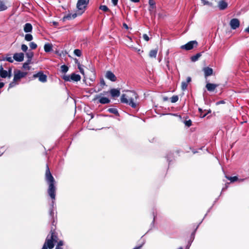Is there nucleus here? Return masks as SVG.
<instances>
[{"mask_svg": "<svg viewBox=\"0 0 249 249\" xmlns=\"http://www.w3.org/2000/svg\"><path fill=\"white\" fill-rule=\"evenodd\" d=\"M227 178L230 180L231 182H234L235 181L238 180V178L237 177L235 176L233 177H227Z\"/></svg>", "mask_w": 249, "mask_h": 249, "instance_id": "obj_29", "label": "nucleus"}, {"mask_svg": "<svg viewBox=\"0 0 249 249\" xmlns=\"http://www.w3.org/2000/svg\"><path fill=\"white\" fill-rule=\"evenodd\" d=\"M230 25L232 29H236L240 25V21L237 18H233L230 22Z\"/></svg>", "mask_w": 249, "mask_h": 249, "instance_id": "obj_7", "label": "nucleus"}, {"mask_svg": "<svg viewBox=\"0 0 249 249\" xmlns=\"http://www.w3.org/2000/svg\"><path fill=\"white\" fill-rule=\"evenodd\" d=\"M77 16L76 14H69L64 17V19H71V18H74Z\"/></svg>", "mask_w": 249, "mask_h": 249, "instance_id": "obj_22", "label": "nucleus"}, {"mask_svg": "<svg viewBox=\"0 0 249 249\" xmlns=\"http://www.w3.org/2000/svg\"><path fill=\"white\" fill-rule=\"evenodd\" d=\"M7 8V6L5 5V4L2 2H0V11H3L6 10Z\"/></svg>", "mask_w": 249, "mask_h": 249, "instance_id": "obj_23", "label": "nucleus"}, {"mask_svg": "<svg viewBox=\"0 0 249 249\" xmlns=\"http://www.w3.org/2000/svg\"><path fill=\"white\" fill-rule=\"evenodd\" d=\"M27 74L26 72H21L20 71H18L14 75V81H17L19 80L20 78L24 77Z\"/></svg>", "mask_w": 249, "mask_h": 249, "instance_id": "obj_10", "label": "nucleus"}, {"mask_svg": "<svg viewBox=\"0 0 249 249\" xmlns=\"http://www.w3.org/2000/svg\"><path fill=\"white\" fill-rule=\"evenodd\" d=\"M74 54L78 56H80L81 55V52L80 50L79 49H76L74 51Z\"/></svg>", "mask_w": 249, "mask_h": 249, "instance_id": "obj_33", "label": "nucleus"}, {"mask_svg": "<svg viewBox=\"0 0 249 249\" xmlns=\"http://www.w3.org/2000/svg\"><path fill=\"white\" fill-rule=\"evenodd\" d=\"M56 249H62L61 248V247L57 246L56 248Z\"/></svg>", "mask_w": 249, "mask_h": 249, "instance_id": "obj_54", "label": "nucleus"}, {"mask_svg": "<svg viewBox=\"0 0 249 249\" xmlns=\"http://www.w3.org/2000/svg\"><path fill=\"white\" fill-rule=\"evenodd\" d=\"M240 181H243L244 180V179H240L239 180Z\"/></svg>", "mask_w": 249, "mask_h": 249, "instance_id": "obj_60", "label": "nucleus"}, {"mask_svg": "<svg viewBox=\"0 0 249 249\" xmlns=\"http://www.w3.org/2000/svg\"><path fill=\"white\" fill-rule=\"evenodd\" d=\"M185 124L188 127L192 125V121L189 120L188 121H186L185 122Z\"/></svg>", "mask_w": 249, "mask_h": 249, "instance_id": "obj_37", "label": "nucleus"}, {"mask_svg": "<svg viewBox=\"0 0 249 249\" xmlns=\"http://www.w3.org/2000/svg\"><path fill=\"white\" fill-rule=\"evenodd\" d=\"M89 2V0H78L77 3V8L79 10L84 11ZM82 11L80 14H81Z\"/></svg>", "mask_w": 249, "mask_h": 249, "instance_id": "obj_4", "label": "nucleus"}, {"mask_svg": "<svg viewBox=\"0 0 249 249\" xmlns=\"http://www.w3.org/2000/svg\"><path fill=\"white\" fill-rule=\"evenodd\" d=\"M100 84L102 86H105L106 84H105V82L104 79H102L101 80V81H100Z\"/></svg>", "mask_w": 249, "mask_h": 249, "instance_id": "obj_43", "label": "nucleus"}, {"mask_svg": "<svg viewBox=\"0 0 249 249\" xmlns=\"http://www.w3.org/2000/svg\"><path fill=\"white\" fill-rule=\"evenodd\" d=\"M198 110H199V111L201 113H202V109H201V108H199V109H198Z\"/></svg>", "mask_w": 249, "mask_h": 249, "instance_id": "obj_56", "label": "nucleus"}, {"mask_svg": "<svg viewBox=\"0 0 249 249\" xmlns=\"http://www.w3.org/2000/svg\"><path fill=\"white\" fill-rule=\"evenodd\" d=\"M205 78L213 74V70L209 67H205L203 69Z\"/></svg>", "mask_w": 249, "mask_h": 249, "instance_id": "obj_14", "label": "nucleus"}, {"mask_svg": "<svg viewBox=\"0 0 249 249\" xmlns=\"http://www.w3.org/2000/svg\"><path fill=\"white\" fill-rule=\"evenodd\" d=\"M6 60L10 62H13V59L11 57H9L6 58Z\"/></svg>", "mask_w": 249, "mask_h": 249, "instance_id": "obj_44", "label": "nucleus"}, {"mask_svg": "<svg viewBox=\"0 0 249 249\" xmlns=\"http://www.w3.org/2000/svg\"><path fill=\"white\" fill-rule=\"evenodd\" d=\"M201 2L203 5H207L210 6H212V3L207 0H201Z\"/></svg>", "mask_w": 249, "mask_h": 249, "instance_id": "obj_25", "label": "nucleus"}, {"mask_svg": "<svg viewBox=\"0 0 249 249\" xmlns=\"http://www.w3.org/2000/svg\"><path fill=\"white\" fill-rule=\"evenodd\" d=\"M228 3L225 1L221 0L218 2V7L221 10L226 9L228 7Z\"/></svg>", "mask_w": 249, "mask_h": 249, "instance_id": "obj_13", "label": "nucleus"}, {"mask_svg": "<svg viewBox=\"0 0 249 249\" xmlns=\"http://www.w3.org/2000/svg\"><path fill=\"white\" fill-rule=\"evenodd\" d=\"M53 24L54 26H57L58 25V23L57 22H55V21H53Z\"/></svg>", "mask_w": 249, "mask_h": 249, "instance_id": "obj_51", "label": "nucleus"}, {"mask_svg": "<svg viewBox=\"0 0 249 249\" xmlns=\"http://www.w3.org/2000/svg\"><path fill=\"white\" fill-rule=\"evenodd\" d=\"M61 71L62 72L65 73L68 71V67L65 65L61 66Z\"/></svg>", "mask_w": 249, "mask_h": 249, "instance_id": "obj_28", "label": "nucleus"}, {"mask_svg": "<svg viewBox=\"0 0 249 249\" xmlns=\"http://www.w3.org/2000/svg\"><path fill=\"white\" fill-rule=\"evenodd\" d=\"M158 51V48H156L154 50H151L149 52V56L151 58H156L157 54Z\"/></svg>", "mask_w": 249, "mask_h": 249, "instance_id": "obj_18", "label": "nucleus"}, {"mask_svg": "<svg viewBox=\"0 0 249 249\" xmlns=\"http://www.w3.org/2000/svg\"><path fill=\"white\" fill-rule=\"evenodd\" d=\"M110 93L112 97L119 96L120 94V90L118 89H112L110 90Z\"/></svg>", "mask_w": 249, "mask_h": 249, "instance_id": "obj_15", "label": "nucleus"}, {"mask_svg": "<svg viewBox=\"0 0 249 249\" xmlns=\"http://www.w3.org/2000/svg\"><path fill=\"white\" fill-rule=\"evenodd\" d=\"M63 245V242L62 241H60L59 242L58 244V246H62Z\"/></svg>", "mask_w": 249, "mask_h": 249, "instance_id": "obj_48", "label": "nucleus"}, {"mask_svg": "<svg viewBox=\"0 0 249 249\" xmlns=\"http://www.w3.org/2000/svg\"><path fill=\"white\" fill-rule=\"evenodd\" d=\"M123 26H124V27L125 28H126V29H127L128 28V26H127V25H126V24H125V23H124V24H123Z\"/></svg>", "mask_w": 249, "mask_h": 249, "instance_id": "obj_50", "label": "nucleus"}, {"mask_svg": "<svg viewBox=\"0 0 249 249\" xmlns=\"http://www.w3.org/2000/svg\"><path fill=\"white\" fill-rule=\"evenodd\" d=\"M178 97L177 95L173 96L171 98V101L172 103H176L178 101Z\"/></svg>", "mask_w": 249, "mask_h": 249, "instance_id": "obj_31", "label": "nucleus"}, {"mask_svg": "<svg viewBox=\"0 0 249 249\" xmlns=\"http://www.w3.org/2000/svg\"><path fill=\"white\" fill-rule=\"evenodd\" d=\"M166 53H167V54H168L169 53V51H167Z\"/></svg>", "mask_w": 249, "mask_h": 249, "instance_id": "obj_61", "label": "nucleus"}, {"mask_svg": "<svg viewBox=\"0 0 249 249\" xmlns=\"http://www.w3.org/2000/svg\"><path fill=\"white\" fill-rule=\"evenodd\" d=\"M107 93V92H104V93H101V95H105V94L106 93Z\"/></svg>", "mask_w": 249, "mask_h": 249, "instance_id": "obj_58", "label": "nucleus"}, {"mask_svg": "<svg viewBox=\"0 0 249 249\" xmlns=\"http://www.w3.org/2000/svg\"><path fill=\"white\" fill-rule=\"evenodd\" d=\"M0 75L2 78H5L8 76L7 71L3 70L2 66L0 67Z\"/></svg>", "mask_w": 249, "mask_h": 249, "instance_id": "obj_19", "label": "nucleus"}, {"mask_svg": "<svg viewBox=\"0 0 249 249\" xmlns=\"http://www.w3.org/2000/svg\"><path fill=\"white\" fill-rule=\"evenodd\" d=\"M245 31L249 33V26L245 29Z\"/></svg>", "mask_w": 249, "mask_h": 249, "instance_id": "obj_53", "label": "nucleus"}, {"mask_svg": "<svg viewBox=\"0 0 249 249\" xmlns=\"http://www.w3.org/2000/svg\"><path fill=\"white\" fill-rule=\"evenodd\" d=\"M100 9L105 12L110 11L109 9L106 5H101L99 7Z\"/></svg>", "mask_w": 249, "mask_h": 249, "instance_id": "obj_27", "label": "nucleus"}, {"mask_svg": "<svg viewBox=\"0 0 249 249\" xmlns=\"http://www.w3.org/2000/svg\"><path fill=\"white\" fill-rule=\"evenodd\" d=\"M23 67L25 69L29 70V67L28 66V63H24L23 64Z\"/></svg>", "mask_w": 249, "mask_h": 249, "instance_id": "obj_41", "label": "nucleus"}, {"mask_svg": "<svg viewBox=\"0 0 249 249\" xmlns=\"http://www.w3.org/2000/svg\"><path fill=\"white\" fill-rule=\"evenodd\" d=\"M191 81V78L190 77H188L187 78V83H189Z\"/></svg>", "mask_w": 249, "mask_h": 249, "instance_id": "obj_47", "label": "nucleus"}, {"mask_svg": "<svg viewBox=\"0 0 249 249\" xmlns=\"http://www.w3.org/2000/svg\"><path fill=\"white\" fill-rule=\"evenodd\" d=\"M26 56L29 59V61H30L33 56V53L32 52H28L26 53Z\"/></svg>", "mask_w": 249, "mask_h": 249, "instance_id": "obj_34", "label": "nucleus"}, {"mask_svg": "<svg viewBox=\"0 0 249 249\" xmlns=\"http://www.w3.org/2000/svg\"><path fill=\"white\" fill-rule=\"evenodd\" d=\"M78 68L79 70V71L82 74H84V71L83 69L82 68L81 65L80 64H78Z\"/></svg>", "mask_w": 249, "mask_h": 249, "instance_id": "obj_38", "label": "nucleus"}, {"mask_svg": "<svg viewBox=\"0 0 249 249\" xmlns=\"http://www.w3.org/2000/svg\"><path fill=\"white\" fill-rule=\"evenodd\" d=\"M45 178L49 184V188L48 190V194L53 199H54L55 196V187L54 186L55 180L50 171L48 165L46 166Z\"/></svg>", "mask_w": 249, "mask_h": 249, "instance_id": "obj_2", "label": "nucleus"}, {"mask_svg": "<svg viewBox=\"0 0 249 249\" xmlns=\"http://www.w3.org/2000/svg\"><path fill=\"white\" fill-rule=\"evenodd\" d=\"M197 45V42L196 41H191L187 43L186 44L181 46L182 49L186 50H190L192 49L194 46Z\"/></svg>", "mask_w": 249, "mask_h": 249, "instance_id": "obj_5", "label": "nucleus"}, {"mask_svg": "<svg viewBox=\"0 0 249 249\" xmlns=\"http://www.w3.org/2000/svg\"><path fill=\"white\" fill-rule=\"evenodd\" d=\"M33 37L32 35L30 34H26L25 36V39L26 41H30L33 39Z\"/></svg>", "mask_w": 249, "mask_h": 249, "instance_id": "obj_24", "label": "nucleus"}, {"mask_svg": "<svg viewBox=\"0 0 249 249\" xmlns=\"http://www.w3.org/2000/svg\"><path fill=\"white\" fill-rule=\"evenodd\" d=\"M4 83L2 82H0V89L2 88L4 86Z\"/></svg>", "mask_w": 249, "mask_h": 249, "instance_id": "obj_49", "label": "nucleus"}, {"mask_svg": "<svg viewBox=\"0 0 249 249\" xmlns=\"http://www.w3.org/2000/svg\"><path fill=\"white\" fill-rule=\"evenodd\" d=\"M169 63V60H167V66H168Z\"/></svg>", "mask_w": 249, "mask_h": 249, "instance_id": "obj_57", "label": "nucleus"}, {"mask_svg": "<svg viewBox=\"0 0 249 249\" xmlns=\"http://www.w3.org/2000/svg\"><path fill=\"white\" fill-rule=\"evenodd\" d=\"M108 111L111 113H114V114L118 113V111L115 108H109Z\"/></svg>", "mask_w": 249, "mask_h": 249, "instance_id": "obj_35", "label": "nucleus"}, {"mask_svg": "<svg viewBox=\"0 0 249 249\" xmlns=\"http://www.w3.org/2000/svg\"><path fill=\"white\" fill-rule=\"evenodd\" d=\"M54 236L53 235V233H52L50 238H49L48 237L46 240V241L43 245V247H45V248L47 247L50 249H52L54 247V244L53 243L56 242L55 238H54Z\"/></svg>", "mask_w": 249, "mask_h": 249, "instance_id": "obj_3", "label": "nucleus"}, {"mask_svg": "<svg viewBox=\"0 0 249 249\" xmlns=\"http://www.w3.org/2000/svg\"><path fill=\"white\" fill-rule=\"evenodd\" d=\"M24 57V54L22 53H16L13 56V59L17 61L21 62L23 60Z\"/></svg>", "mask_w": 249, "mask_h": 249, "instance_id": "obj_12", "label": "nucleus"}, {"mask_svg": "<svg viewBox=\"0 0 249 249\" xmlns=\"http://www.w3.org/2000/svg\"><path fill=\"white\" fill-rule=\"evenodd\" d=\"M218 86L217 84L210 83L206 81V88L209 91H213Z\"/></svg>", "mask_w": 249, "mask_h": 249, "instance_id": "obj_9", "label": "nucleus"}, {"mask_svg": "<svg viewBox=\"0 0 249 249\" xmlns=\"http://www.w3.org/2000/svg\"><path fill=\"white\" fill-rule=\"evenodd\" d=\"M149 11L151 15H155L156 3L154 0H149Z\"/></svg>", "mask_w": 249, "mask_h": 249, "instance_id": "obj_6", "label": "nucleus"}, {"mask_svg": "<svg viewBox=\"0 0 249 249\" xmlns=\"http://www.w3.org/2000/svg\"><path fill=\"white\" fill-rule=\"evenodd\" d=\"M42 249H48L47 248H45V247H43Z\"/></svg>", "mask_w": 249, "mask_h": 249, "instance_id": "obj_59", "label": "nucleus"}, {"mask_svg": "<svg viewBox=\"0 0 249 249\" xmlns=\"http://www.w3.org/2000/svg\"><path fill=\"white\" fill-rule=\"evenodd\" d=\"M33 77L38 78L39 80L41 82H45L47 81V76L40 72L34 74Z\"/></svg>", "mask_w": 249, "mask_h": 249, "instance_id": "obj_8", "label": "nucleus"}, {"mask_svg": "<svg viewBox=\"0 0 249 249\" xmlns=\"http://www.w3.org/2000/svg\"><path fill=\"white\" fill-rule=\"evenodd\" d=\"M179 249H183L182 248H180Z\"/></svg>", "mask_w": 249, "mask_h": 249, "instance_id": "obj_62", "label": "nucleus"}, {"mask_svg": "<svg viewBox=\"0 0 249 249\" xmlns=\"http://www.w3.org/2000/svg\"><path fill=\"white\" fill-rule=\"evenodd\" d=\"M99 102L101 104H105L110 102V100L107 97H101L99 99Z\"/></svg>", "mask_w": 249, "mask_h": 249, "instance_id": "obj_20", "label": "nucleus"}, {"mask_svg": "<svg viewBox=\"0 0 249 249\" xmlns=\"http://www.w3.org/2000/svg\"><path fill=\"white\" fill-rule=\"evenodd\" d=\"M209 112H210V111H208L207 113H205V114H202V113H201V114H200V117H201V118H204V117H205L207 115V114Z\"/></svg>", "mask_w": 249, "mask_h": 249, "instance_id": "obj_45", "label": "nucleus"}, {"mask_svg": "<svg viewBox=\"0 0 249 249\" xmlns=\"http://www.w3.org/2000/svg\"><path fill=\"white\" fill-rule=\"evenodd\" d=\"M188 83L186 82H182L181 83V89L182 90H185L187 89Z\"/></svg>", "mask_w": 249, "mask_h": 249, "instance_id": "obj_30", "label": "nucleus"}, {"mask_svg": "<svg viewBox=\"0 0 249 249\" xmlns=\"http://www.w3.org/2000/svg\"><path fill=\"white\" fill-rule=\"evenodd\" d=\"M52 45L49 43L46 44L44 45V50L46 52H49L52 50Z\"/></svg>", "mask_w": 249, "mask_h": 249, "instance_id": "obj_21", "label": "nucleus"}, {"mask_svg": "<svg viewBox=\"0 0 249 249\" xmlns=\"http://www.w3.org/2000/svg\"><path fill=\"white\" fill-rule=\"evenodd\" d=\"M32 29H33L32 25L30 23H26L24 25V28H23L24 31L26 33H29V32H32Z\"/></svg>", "mask_w": 249, "mask_h": 249, "instance_id": "obj_16", "label": "nucleus"}, {"mask_svg": "<svg viewBox=\"0 0 249 249\" xmlns=\"http://www.w3.org/2000/svg\"><path fill=\"white\" fill-rule=\"evenodd\" d=\"M71 79L72 81L77 82V81H78L80 80L81 77L78 74H75V73H72L71 75Z\"/></svg>", "mask_w": 249, "mask_h": 249, "instance_id": "obj_17", "label": "nucleus"}, {"mask_svg": "<svg viewBox=\"0 0 249 249\" xmlns=\"http://www.w3.org/2000/svg\"><path fill=\"white\" fill-rule=\"evenodd\" d=\"M111 1L113 5L116 6L118 3V0H111Z\"/></svg>", "mask_w": 249, "mask_h": 249, "instance_id": "obj_42", "label": "nucleus"}, {"mask_svg": "<svg viewBox=\"0 0 249 249\" xmlns=\"http://www.w3.org/2000/svg\"><path fill=\"white\" fill-rule=\"evenodd\" d=\"M130 0L134 2H138L140 1V0Z\"/></svg>", "mask_w": 249, "mask_h": 249, "instance_id": "obj_52", "label": "nucleus"}, {"mask_svg": "<svg viewBox=\"0 0 249 249\" xmlns=\"http://www.w3.org/2000/svg\"><path fill=\"white\" fill-rule=\"evenodd\" d=\"M138 97V96L135 92L129 91L127 94H124L122 95L121 101L135 108L137 107Z\"/></svg>", "mask_w": 249, "mask_h": 249, "instance_id": "obj_1", "label": "nucleus"}, {"mask_svg": "<svg viewBox=\"0 0 249 249\" xmlns=\"http://www.w3.org/2000/svg\"><path fill=\"white\" fill-rule=\"evenodd\" d=\"M16 81L13 82L12 83H10L9 85V88H11L13 86H14L16 85V83H15Z\"/></svg>", "mask_w": 249, "mask_h": 249, "instance_id": "obj_46", "label": "nucleus"}, {"mask_svg": "<svg viewBox=\"0 0 249 249\" xmlns=\"http://www.w3.org/2000/svg\"><path fill=\"white\" fill-rule=\"evenodd\" d=\"M63 79L67 81H69L71 80V76L69 75H64L63 76Z\"/></svg>", "mask_w": 249, "mask_h": 249, "instance_id": "obj_39", "label": "nucleus"}, {"mask_svg": "<svg viewBox=\"0 0 249 249\" xmlns=\"http://www.w3.org/2000/svg\"><path fill=\"white\" fill-rule=\"evenodd\" d=\"M29 46L32 49H35L37 47V45L33 42H31L29 44Z\"/></svg>", "mask_w": 249, "mask_h": 249, "instance_id": "obj_32", "label": "nucleus"}, {"mask_svg": "<svg viewBox=\"0 0 249 249\" xmlns=\"http://www.w3.org/2000/svg\"><path fill=\"white\" fill-rule=\"evenodd\" d=\"M21 50L23 51V52H26L28 50V47L26 45H25V44H22L21 45Z\"/></svg>", "mask_w": 249, "mask_h": 249, "instance_id": "obj_36", "label": "nucleus"}, {"mask_svg": "<svg viewBox=\"0 0 249 249\" xmlns=\"http://www.w3.org/2000/svg\"><path fill=\"white\" fill-rule=\"evenodd\" d=\"M105 76L107 79L111 80V81L114 82L116 80V77L111 71H107L106 73Z\"/></svg>", "mask_w": 249, "mask_h": 249, "instance_id": "obj_11", "label": "nucleus"}, {"mask_svg": "<svg viewBox=\"0 0 249 249\" xmlns=\"http://www.w3.org/2000/svg\"><path fill=\"white\" fill-rule=\"evenodd\" d=\"M143 38L146 41H148L149 40V37L146 34H144L143 35Z\"/></svg>", "mask_w": 249, "mask_h": 249, "instance_id": "obj_40", "label": "nucleus"}, {"mask_svg": "<svg viewBox=\"0 0 249 249\" xmlns=\"http://www.w3.org/2000/svg\"><path fill=\"white\" fill-rule=\"evenodd\" d=\"M200 56H201L200 54L197 53L196 55L193 56L191 57V60L192 61L195 62V61H196L200 57Z\"/></svg>", "mask_w": 249, "mask_h": 249, "instance_id": "obj_26", "label": "nucleus"}, {"mask_svg": "<svg viewBox=\"0 0 249 249\" xmlns=\"http://www.w3.org/2000/svg\"><path fill=\"white\" fill-rule=\"evenodd\" d=\"M100 98V96L99 95H97L96 97L95 98L94 100H96L97 99H98Z\"/></svg>", "mask_w": 249, "mask_h": 249, "instance_id": "obj_55", "label": "nucleus"}]
</instances>
